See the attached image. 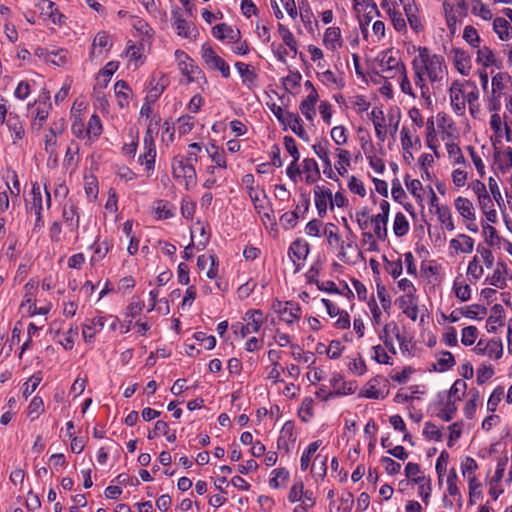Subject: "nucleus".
<instances>
[{
	"label": "nucleus",
	"instance_id": "obj_21",
	"mask_svg": "<svg viewBox=\"0 0 512 512\" xmlns=\"http://www.w3.org/2000/svg\"><path fill=\"white\" fill-rule=\"evenodd\" d=\"M314 200L318 215L322 218L326 215L328 204L331 201V190L321 186L314 188Z\"/></svg>",
	"mask_w": 512,
	"mask_h": 512
},
{
	"label": "nucleus",
	"instance_id": "obj_59",
	"mask_svg": "<svg viewBox=\"0 0 512 512\" xmlns=\"http://www.w3.org/2000/svg\"><path fill=\"white\" fill-rule=\"evenodd\" d=\"M405 475L414 483H420L426 478L422 475L419 464L408 462L405 467Z\"/></svg>",
	"mask_w": 512,
	"mask_h": 512
},
{
	"label": "nucleus",
	"instance_id": "obj_35",
	"mask_svg": "<svg viewBox=\"0 0 512 512\" xmlns=\"http://www.w3.org/2000/svg\"><path fill=\"white\" fill-rule=\"evenodd\" d=\"M338 161L335 164V169L338 174L341 176H345L348 173V168L351 165V154L348 150L345 149H336Z\"/></svg>",
	"mask_w": 512,
	"mask_h": 512
},
{
	"label": "nucleus",
	"instance_id": "obj_39",
	"mask_svg": "<svg viewBox=\"0 0 512 512\" xmlns=\"http://www.w3.org/2000/svg\"><path fill=\"white\" fill-rule=\"evenodd\" d=\"M235 68L242 77L243 84L250 86L255 83L257 79V74L249 64H245L243 62H236Z\"/></svg>",
	"mask_w": 512,
	"mask_h": 512
},
{
	"label": "nucleus",
	"instance_id": "obj_52",
	"mask_svg": "<svg viewBox=\"0 0 512 512\" xmlns=\"http://www.w3.org/2000/svg\"><path fill=\"white\" fill-rule=\"evenodd\" d=\"M311 473L315 478L323 479L327 473V457H322L320 454L314 459L311 466Z\"/></svg>",
	"mask_w": 512,
	"mask_h": 512
},
{
	"label": "nucleus",
	"instance_id": "obj_22",
	"mask_svg": "<svg viewBox=\"0 0 512 512\" xmlns=\"http://www.w3.org/2000/svg\"><path fill=\"white\" fill-rule=\"evenodd\" d=\"M7 127L10 131L13 144L18 145L25 136L23 121L18 115L10 113L7 119Z\"/></svg>",
	"mask_w": 512,
	"mask_h": 512
},
{
	"label": "nucleus",
	"instance_id": "obj_9",
	"mask_svg": "<svg viewBox=\"0 0 512 512\" xmlns=\"http://www.w3.org/2000/svg\"><path fill=\"white\" fill-rule=\"evenodd\" d=\"M473 52L475 54V62L481 66V68H501V60L496 55L495 51L486 45V43L474 49Z\"/></svg>",
	"mask_w": 512,
	"mask_h": 512
},
{
	"label": "nucleus",
	"instance_id": "obj_45",
	"mask_svg": "<svg viewBox=\"0 0 512 512\" xmlns=\"http://www.w3.org/2000/svg\"><path fill=\"white\" fill-rule=\"evenodd\" d=\"M378 380L376 378L367 382V384L362 388L360 392V396L368 398V399H383L385 397L384 393L377 388Z\"/></svg>",
	"mask_w": 512,
	"mask_h": 512
},
{
	"label": "nucleus",
	"instance_id": "obj_30",
	"mask_svg": "<svg viewBox=\"0 0 512 512\" xmlns=\"http://www.w3.org/2000/svg\"><path fill=\"white\" fill-rule=\"evenodd\" d=\"M462 38L472 51L485 43L477 29L472 25L464 27Z\"/></svg>",
	"mask_w": 512,
	"mask_h": 512
},
{
	"label": "nucleus",
	"instance_id": "obj_19",
	"mask_svg": "<svg viewBox=\"0 0 512 512\" xmlns=\"http://www.w3.org/2000/svg\"><path fill=\"white\" fill-rule=\"evenodd\" d=\"M43 199L41 187L38 183H33L29 195L25 198V207L29 213H41L43 210Z\"/></svg>",
	"mask_w": 512,
	"mask_h": 512
},
{
	"label": "nucleus",
	"instance_id": "obj_49",
	"mask_svg": "<svg viewBox=\"0 0 512 512\" xmlns=\"http://www.w3.org/2000/svg\"><path fill=\"white\" fill-rule=\"evenodd\" d=\"M469 399L464 406V415L468 419H472L476 413V408L480 399V393L476 389H472L469 392Z\"/></svg>",
	"mask_w": 512,
	"mask_h": 512
},
{
	"label": "nucleus",
	"instance_id": "obj_24",
	"mask_svg": "<svg viewBox=\"0 0 512 512\" xmlns=\"http://www.w3.org/2000/svg\"><path fill=\"white\" fill-rule=\"evenodd\" d=\"M507 265L504 262H498L492 275L486 278V282L499 289L506 287Z\"/></svg>",
	"mask_w": 512,
	"mask_h": 512
},
{
	"label": "nucleus",
	"instance_id": "obj_31",
	"mask_svg": "<svg viewBox=\"0 0 512 512\" xmlns=\"http://www.w3.org/2000/svg\"><path fill=\"white\" fill-rule=\"evenodd\" d=\"M62 217L71 231H77L80 225V216L76 211L74 204H65L62 210Z\"/></svg>",
	"mask_w": 512,
	"mask_h": 512
},
{
	"label": "nucleus",
	"instance_id": "obj_13",
	"mask_svg": "<svg viewBox=\"0 0 512 512\" xmlns=\"http://www.w3.org/2000/svg\"><path fill=\"white\" fill-rule=\"evenodd\" d=\"M455 69L463 76H468L472 70V57L470 53L459 47L452 48L450 52Z\"/></svg>",
	"mask_w": 512,
	"mask_h": 512
},
{
	"label": "nucleus",
	"instance_id": "obj_20",
	"mask_svg": "<svg viewBox=\"0 0 512 512\" xmlns=\"http://www.w3.org/2000/svg\"><path fill=\"white\" fill-rule=\"evenodd\" d=\"M474 239L466 234H459L457 238L449 241V249L451 254H458L459 252L470 254L474 250Z\"/></svg>",
	"mask_w": 512,
	"mask_h": 512
},
{
	"label": "nucleus",
	"instance_id": "obj_62",
	"mask_svg": "<svg viewBox=\"0 0 512 512\" xmlns=\"http://www.w3.org/2000/svg\"><path fill=\"white\" fill-rule=\"evenodd\" d=\"M439 371L444 372L453 368L456 364L454 356L449 351H442L437 359Z\"/></svg>",
	"mask_w": 512,
	"mask_h": 512
},
{
	"label": "nucleus",
	"instance_id": "obj_12",
	"mask_svg": "<svg viewBox=\"0 0 512 512\" xmlns=\"http://www.w3.org/2000/svg\"><path fill=\"white\" fill-rule=\"evenodd\" d=\"M172 26L178 36L186 39H193L198 34L195 25L184 19L182 13L178 9L172 11Z\"/></svg>",
	"mask_w": 512,
	"mask_h": 512
},
{
	"label": "nucleus",
	"instance_id": "obj_61",
	"mask_svg": "<svg viewBox=\"0 0 512 512\" xmlns=\"http://www.w3.org/2000/svg\"><path fill=\"white\" fill-rule=\"evenodd\" d=\"M313 399L306 397L303 399L298 414L303 422H309L313 417Z\"/></svg>",
	"mask_w": 512,
	"mask_h": 512
},
{
	"label": "nucleus",
	"instance_id": "obj_1",
	"mask_svg": "<svg viewBox=\"0 0 512 512\" xmlns=\"http://www.w3.org/2000/svg\"><path fill=\"white\" fill-rule=\"evenodd\" d=\"M418 52V55L412 61L414 83L420 89L421 97L430 101V89L425 76L432 84L439 83L447 73V66L443 56L430 54L426 47H420Z\"/></svg>",
	"mask_w": 512,
	"mask_h": 512
},
{
	"label": "nucleus",
	"instance_id": "obj_40",
	"mask_svg": "<svg viewBox=\"0 0 512 512\" xmlns=\"http://www.w3.org/2000/svg\"><path fill=\"white\" fill-rule=\"evenodd\" d=\"M156 158L155 144H144V152L139 156V163L145 165L147 170H153Z\"/></svg>",
	"mask_w": 512,
	"mask_h": 512
},
{
	"label": "nucleus",
	"instance_id": "obj_60",
	"mask_svg": "<svg viewBox=\"0 0 512 512\" xmlns=\"http://www.w3.org/2000/svg\"><path fill=\"white\" fill-rule=\"evenodd\" d=\"M304 494V483L301 479H295L294 484L291 486L288 493V500L290 503L300 502Z\"/></svg>",
	"mask_w": 512,
	"mask_h": 512
},
{
	"label": "nucleus",
	"instance_id": "obj_38",
	"mask_svg": "<svg viewBox=\"0 0 512 512\" xmlns=\"http://www.w3.org/2000/svg\"><path fill=\"white\" fill-rule=\"evenodd\" d=\"M283 125L289 126L293 133L302 139H307V132L301 124V118L296 113H288Z\"/></svg>",
	"mask_w": 512,
	"mask_h": 512
},
{
	"label": "nucleus",
	"instance_id": "obj_64",
	"mask_svg": "<svg viewBox=\"0 0 512 512\" xmlns=\"http://www.w3.org/2000/svg\"><path fill=\"white\" fill-rule=\"evenodd\" d=\"M319 79L327 86H334L335 88H342L344 82L341 78H337L331 70H325L319 74Z\"/></svg>",
	"mask_w": 512,
	"mask_h": 512
},
{
	"label": "nucleus",
	"instance_id": "obj_28",
	"mask_svg": "<svg viewBox=\"0 0 512 512\" xmlns=\"http://www.w3.org/2000/svg\"><path fill=\"white\" fill-rule=\"evenodd\" d=\"M454 206L464 220H476L475 208L469 199L459 196L454 200Z\"/></svg>",
	"mask_w": 512,
	"mask_h": 512
},
{
	"label": "nucleus",
	"instance_id": "obj_63",
	"mask_svg": "<svg viewBox=\"0 0 512 512\" xmlns=\"http://www.w3.org/2000/svg\"><path fill=\"white\" fill-rule=\"evenodd\" d=\"M328 146L329 142L327 140L318 141L312 146L313 151L322 160L323 164L331 162Z\"/></svg>",
	"mask_w": 512,
	"mask_h": 512
},
{
	"label": "nucleus",
	"instance_id": "obj_54",
	"mask_svg": "<svg viewBox=\"0 0 512 512\" xmlns=\"http://www.w3.org/2000/svg\"><path fill=\"white\" fill-rule=\"evenodd\" d=\"M467 390V384L462 379H457L449 390V400H452L456 403V401H460L462 397L465 395Z\"/></svg>",
	"mask_w": 512,
	"mask_h": 512
},
{
	"label": "nucleus",
	"instance_id": "obj_11",
	"mask_svg": "<svg viewBox=\"0 0 512 512\" xmlns=\"http://www.w3.org/2000/svg\"><path fill=\"white\" fill-rule=\"evenodd\" d=\"M273 309L277 314H279L281 320L287 324H292L301 317V308L299 304L292 301H276L273 304Z\"/></svg>",
	"mask_w": 512,
	"mask_h": 512
},
{
	"label": "nucleus",
	"instance_id": "obj_15",
	"mask_svg": "<svg viewBox=\"0 0 512 512\" xmlns=\"http://www.w3.org/2000/svg\"><path fill=\"white\" fill-rule=\"evenodd\" d=\"M383 346L393 355L397 354L394 345V339L399 338V326L395 321H390L384 325L378 334Z\"/></svg>",
	"mask_w": 512,
	"mask_h": 512
},
{
	"label": "nucleus",
	"instance_id": "obj_47",
	"mask_svg": "<svg viewBox=\"0 0 512 512\" xmlns=\"http://www.w3.org/2000/svg\"><path fill=\"white\" fill-rule=\"evenodd\" d=\"M409 222L402 212L395 215L393 222V232L397 237H403L409 232Z\"/></svg>",
	"mask_w": 512,
	"mask_h": 512
},
{
	"label": "nucleus",
	"instance_id": "obj_4",
	"mask_svg": "<svg viewBox=\"0 0 512 512\" xmlns=\"http://www.w3.org/2000/svg\"><path fill=\"white\" fill-rule=\"evenodd\" d=\"M511 76L507 72H497L491 79V93L488 97L487 108L491 112L499 111L501 98L505 94Z\"/></svg>",
	"mask_w": 512,
	"mask_h": 512
},
{
	"label": "nucleus",
	"instance_id": "obj_55",
	"mask_svg": "<svg viewBox=\"0 0 512 512\" xmlns=\"http://www.w3.org/2000/svg\"><path fill=\"white\" fill-rule=\"evenodd\" d=\"M465 89V97L467 100V104L472 107L479 99V90L474 81L464 80Z\"/></svg>",
	"mask_w": 512,
	"mask_h": 512
},
{
	"label": "nucleus",
	"instance_id": "obj_2",
	"mask_svg": "<svg viewBox=\"0 0 512 512\" xmlns=\"http://www.w3.org/2000/svg\"><path fill=\"white\" fill-rule=\"evenodd\" d=\"M198 159L194 153H187L186 156L176 155L172 158L171 169L173 178L185 186L186 190L194 188L197 184V173L195 164Z\"/></svg>",
	"mask_w": 512,
	"mask_h": 512
},
{
	"label": "nucleus",
	"instance_id": "obj_57",
	"mask_svg": "<svg viewBox=\"0 0 512 512\" xmlns=\"http://www.w3.org/2000/svg\"><path fill=\"white\" fill-rule=\"evenodd\" d=\"M67 54L68 52L64 49L48 51L45 60L56 66H62L67 62Z\"/></svg>",
	"mask_w": 512,
	"mask_h": 512
},
{
	"label": "nucleus",
	"instance_id": "obj_44",
	"mask_svg": "<svg viewBox=\"0 0 512 512\" xmlns=\"http://www.w3.org/2000/svg\"><path fill=\"white\" fill-rule=\"evenodd\" d=\"M278 34L282 39L283 43L294 53L296 54L298 51L297 41L292 34V32L283 24L279 23L278 26Z\"/></svg>",
	"mask_w": 512,
	"mask_h": 512
},
{
	"label": "nucleus",
	"instance_id": "obj_43",
	"mask_svg": "<svg viewBox=\"0 0 512 512\" xmlns=\"http://www.w3.org/2000/svg\"><path fill=\"white\" fill-rule=\"evenodd\" d=\"M486 355L491 359H500L503 355V344L499 338H493L486 341L484 346Z\"/></svg>",
	"mask_w": 512,
	"mask_h": 512
},
{
	"label": "nucleus",
	"instance_id": "obj_48",
	"mask_svg": "<svg viewBox=\"0 0 512 512\" xmlns=\"http://www.w3.org/2000/svg\"><path fill=\"white\" fill-rule=\"evenodd\" d=\"M387 14L391 20L394 29L398 32H406L407 24L403 14L395 8H388Z\"/></svg>",
	"mask_w": 512,
	"mask_h": 512
},
{
	"label": "nucleus",
	"instance_id": "obj_8",
	"mask_svg": "<svg viewBox=\"0 0 512 512\" xmlns=\"http://www.w3.org/2000/svg\"><path fill=\"white\" fill-rule=\"evenodd\" d=\"M201 55L206 66L211 70H218L224 78L230 77V67L222 59L218 56L212 47L208 45H203L201 48Z\"/></svg>",
	"mask_w": 512,
	"mask_h": 512
},
{
	"label": "nucleus",
	"instance_id": "obj_7",
	"mask_svg": "<svg viewBox=\"0 0 512 512\" xmlns=\"http://www.w3.org/2000/svg\"><path fill=\"white\" fill-rule=\"evenodd\" d=\"M310 252L309 243L303 239L293 241L288 250V256L294 265V273L299 272L305 264V260Z\"/></svg>",
	"mask_w": 512,
	"mask_h": 512
},
{
	"label": "nucleus",
	"instance_id": "obj_34",
	"mask_svg": "<svg viewBox=\"0 0 512 512\" xmlns=\"http://www.w3.org/2000/svg\"><path fill=\"white\" fill-rule=\"evenodd\" d=\"M445 147L450 160L453 165L468 166L467 161L464 158L461 148L454 141H446Z\"/></svg>",
	"mask_w": 512,
	"mask_h": 512
},
{
	"label": "nucleus",
	"instance_id": "obj_10",
	"mask_svg": "<svg viewBox=\"0 0 512 512\" xmlns=\"http://www.w3.org/2000/svg\"><path fill=\"white\" fill-rule=\"evenodd\" d=\"M465 89L464 80H456L454 81L449 89V95H450V102L453 111L457 115H463L466 110V104L467 100L465 97V92L463 91Z\"/></svg>",
	"mask_w": 512,
	"mask_h": 512
},
{
	"label": "nucleus",
	"instance_id": "obj_41",
	"mask_svg": "<svg viewBox=\"0 0 512 512\" xmlns=\"http://www.w3.org/2000/svg\"><path fill=\"white\" fill-rule=\"evenodd\" d=\"M322 445L321 440L311 442L308 447L303 451L300 459V468L302 471H306L310 466L311 458L314 456L316 451Z\"/></svg>",
	"mask_w": 512,
	"mask_h": 512
},
{
	"label": "nucleus",
	"instance_id": "obj_36",
	"mask_svg": "<svg viewBox=\"0 0 512 512\" xmlns=\"http://www.w3.org/2000/svg\"><path fill=\"white\" fill-rule=\"evenodd\" d=\"M493 30L502 41H507L511 38L510 22L508 19L496 17L493 20Z\"/></svg>",
	"mask_w": 512,
	"mask_h": 512
},
{
	"label": "nucleus",
	"instance_id": "obj_51",
	"mask_svg": "<svg viewBox=\"0 0 512 512\" xmlns=\"http://www.w3.org/2000/svg\"><path fill=\"white\" fill-rule=\"evenodd\" d=\"M385 349L386 348L380 344L374 345L371 348V358L379 364L393 365V360Z\"/></svg>",
	"mask_w": 512,
	"mask_h": 512
},
{
	"label": "nucleus",
	"instance_id": "obj_3",
	"mask_svg": "<svg viewBox=\"0 0 512 512\" xmlns=\"http://www.w3.org/2000/svg\"><path fill=\"white\" fill-rule=\"evenodd\" d=\"M377 64L379 72L385 78H395L406 68L398 55V51L393 49H387L379 53Z\"/></svg>",
	"mask_w": 512,
	"mask_h": 512
},
{
	"label": "nucleus",
	"instance_id": "obj_37",
	"mask_svg": "<svg viewBox=\"0 0 512 512\" xmlns=\"http://www.w3.org/2000/svg\"><path fill=\"white\" fill-rule=\"evenodd\" d=\"M435 212L440 223L444 225L448 231H453L455 229L452 213L447 205H436Z\"/></svg>",
	"mask_w": 512,
	"mask_h": 512
},
{
	"label": "nucleus",
	"instance_id": "obj_27",
	"mask_svg": "<svg viewBox=\"0 0 512 512\" xmlns=\"http://www.w3.org/2000/svg\"><path fill=\"white\" fill-rule=\"evenodd\" d=\"M323 44L331 51H335L340 48L343 44L340 28H327L323 36Z\"/></svg>",
	"mask_w": 512,
	"mask_h": 512
},
{
	"label": "nucleus",
	"instance_id": "obj_18",
	"mask_svg": "<svg viewBox=\"0 0 512 512\" xmlns=\"http://www.w3.org/2000/svg\"><path fill=\"white\" fill-rule=\"evenodd\" d=\"M403 9L406 16V20L410 25V28L416 32L420 33L423 31V23L422 19L419 15L418 8L415 6L413 0H402Z\"/></svg>",
	"mask_w": 512,
	"mask_h": 512
},
{
	"label": "nucleus",
	"instance_id": "obj_58",
	"mask_svg": "<svg viewBox=\"0 0 512 512\" xmlns=\"http://www.w3.org/2000/svg\"><path fill=\"white\" fill-rule=\"evenodd\" d=\"M289 471L285 468H276L271 472V478L269 480V485L277 489L281 486L280 481L285 482L289 479Z\"/></svg>",
	"mask_w": 512,
	"mask_h": 512
},
{
	"label": "nucleus",
	"instance_id": "obj_53",
	"mask_svg": "<svg viewBox=\"0 0 512 512\" xmlns=\"http://www.w3.org/2000/svg\"><path fill=\"white\" fill-rule=\"evenodd\" d=\"M484 273L483 267L479 264L478 256H474L468 263L467 276L471 282L479 280Z\"/></svg>",
	"mask_w": 512,
	"mask_h": 512
},
{
	"label": "nucleus",
	"instance_id": "obj_25",
	"mask_svg": "<svg viewBox=\"0 0 512 512\" xmlns=\"http://www.w3.org/2000/svg\"><path fill=\"white\" fill-rule=\"evenodd\" d=\"M301 171L305 173V182L309 185L316 183L321 177L319 166L313 158L303 160Z\"/></svg>",
	"mask_w": 512,
	"mask_h": 512
},
{
	"label": "nucleus",
	"instance_id": "obj_46",
	"mask_svg": "<svg viewBox=\"0 0 512 512\" xmlns=\"http://www.w3.org/2000/svg\"><path fill=\"white\" fill-rule=\"evenodd\" d=\"M471 13L484 21H490L493 18L491 9L481 0H474L471 6Z\"/></svg>",
	"mask_w": 512,
	"mask_h": 512
},
{
	"label": "nucleus",
	"instance_id": "obj_56",
	"mask_svg": "<svg viewBox=\"0 0 512 512\" xmlns=\"http://www.w3.org/2000/svg\"><path fill=\"white\" fill-rule=\"evenodd\" d=\"M206 151L215 165L221 167L222 170L227 168L225 153L222 149L212 145L211 148H206Z\"/></svg>",
	"mask_w": 512,
	"mask_h": 512
},
{
	"label": "nucleus",
	"instance_id": "obj_50",
	"mask_svg": "<svg viewBox=\"0 0 512 512\" xmlns=\"http://www.w3.org/2000/svg\"><path fill=\"white\" fill-rule=\"evenodd\" d=\"M160 118H151L147 124V129L144 135V144H155V137L159 132Z\"/></svg>",
	"mask_w": 512,
	"mask_h": 512
},
{
	"label": "nucleus",
	"instance_id": "obj_16",
	"mask_svg": "<svg viewBox=\"0 0 512 512\" xmlns=\"http://www.w3.org/2000/svg\"><path fill=\"white\" fill-rule=\"evenodd\" d=\"M178 60V66L183 75L187 76L188 82H193L197 75L201 74V70L194 61L183 51L177 50L175 52Z\"/></svg>",
	"mask_w": 512,
	"mask_h": 512
},
{
	"label": "nucleus",
	"instance_id": "obj_5",
	"mask_svg": "<svg viewBox=\"0 0 512 512\" xmlns=\"http://www.w3.org/2000/svg\"><path fill=\"white\" fill-rule=\"evenodd\" d=\"M243 320L245 323L237 322L232 325L233 332L241 338L259 332L264 322V315L261 310L252 309L245 313Z\"/></svg>",
	"mask_w": 512,
	"mask_h": 512
},
{
	"label": "nucleus",
	"instance_id": "obj_32",
	"mask_svg": "<svg viewBox=\"0 0 512 512\" xmlns=\"http://www.w3.org/2000/svg\"><path fill=\"white\" fill-rule=\"evenodd\" d=\"M299 15L305 28L309 32H313L314 26H317L318 22L315 19L312 9L307 2H302L299 4Z\"/></svg>",
	"mask_w": 512,
	"mask_h": 512
},
{
	"label": "nucleus",
	"instance_id": "obj_26",
	"mask_svg": "<svg viewBox=\"0 0 512 512\" xmlns=\"http://www.w3.org/2000/svg\"><path fill=\"white\" fill-rule=\"evenodd\" d=\"M371 120L373 122L376 136L379 141L384 142L387 136L386 123L384 113L379 108H374L371 113Z\"/></svg>",
	"mask_w": 512,
	"mask_h": 512
},
{
	"label": "nucleus",
	"instance_id": "obj_6",
	"mask_svg": "<svg viewBox=\"0 0 512 512\" xmlns=\"http://www.w3.org/2000/svg\"><path fill=\"white\" fill-rule=\"evenodd\" d=\"M66 130V121L64 118H59L53 121L44 134V150L49 157H57V139Z\"/></svg>",
	"mask_w": 512,
	"mask_h": 512
},
{
	"label": "nucleus",
	"instance_id": "obj_42",
	"mask_svg": "<svg viewBox=\"0 0 512 512\" xmlns=\"http://www.w3.org/2000/svg\"><path fill=\"white\" fill-rule=\"evenodd\" d=\"M387 220L377 215L371 216L370 223L373 225L374 234L380 241H385L388 235Z\"/></svg>",
	"mask_w": 512,
	"mask_h": 512
},
{
	"label": "nucleus",
	"instance_id": "obj_17",
	"mask_svg": "<svg viewBox=\"0 0 512 512\" xmlns=\"http://www.w3.org/2000/svg\"><path fill=\"white\" fill-rule=\"evenodd\" d=\"M442 10L445 18V23L449 33L454 36L458 30V25L461 21V16L453 6V1L443 0Z\"/></svg>",
	"mask_w": 512,
	"mask_h": 512
},
{
	"label": "nucleus",
	"instance_id": "obj_23",
	"mask_svg": "<svg viewBox=\"0 0 512 512\" xmlns=\"http://www.w3.org/2000/svg\"><path fill=\"white\" fill-rule=\"evenodd\" d=\"M105 325L104 317H95L87 321L82 327V336L86 342H92L97 333L101 332Z\"/></svg>",
	"mask_w": 512,
	"mask_h": 512
},
{
	"label": "nucleus",
	"instance_id": "obj_33",
	"mask_svg": "<svg viewBox=\"0 0 512 512\" xmlns=\"http://www.w3.org/2000/svg\"><path fill=\"white\" fill-rule=\"evenodd\" d=\"M37 7L41 13L48 16L53 23H61L63 15L58 12L54 2L50 0H39Z\"/></svg>",
	"mask_w": 512,
	"mask_h": 512
},
{
	"label": "nucleus",
	"instance_id": "obj_29",
	"mask_svg": "<svg viewBox=\"0 0 512 512\" xmlns=\"http://www.w3.org/2000/svg\"><path fill=\"white\" fill-rule=\"evenodd\" d=\"M330 384L335 391L336 395H348L353 394L356 390V385L353 382H345L343 377L339 373L332 375Z\"/></svg>",
	"mask_w": 512,
	"mask_h": 512
},
{
	"label": "nucleus",
	"instance_id": "obj_14",
	"mask_svg": "<svg viewBox=\"0 0 512 512\" xmlns=\"http://www.w3.org/2000/svg\"><path fill=\"white\" fill-rule=\"evenodd\" d=\"M112 47V41L109 34L105 31L98 32L94 37L89 53L90 60L103 58Z\"/></svg>",
	"mask_w": 512,
	"mask_h": 512
}]
</instances>
